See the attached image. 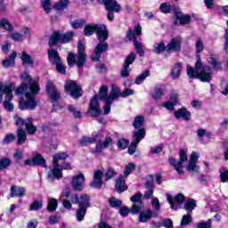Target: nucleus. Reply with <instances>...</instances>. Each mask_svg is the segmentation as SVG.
<instances>
[{"mask_svg":"<svg viewBox=\"0 0 228 228\" xmlns=\"http://www.w3.org/2000/svg\"><path fill=\"white\" fill-rule=\"evenodd\" d=\"M159 8L162 13H170V12H172V5L170 3H163Z\"/></svg>","mask_w":228,"mask_h":228,"instance_id":"obj_48","label":"nucleus"},{"mask_svg":"<svg viewBox=\"0 0 228 228\" xmlns=\"http://www.w3.org/2000/svg\"><path fill=\"white\" fill-rule=\"evenodd\" d=\"M25 167H43V168H45L47 167V164L45 163V159L42 157V155H37L33 159H28L24 161Z\"/></svg>","mask_w":228,"mask_h":228,"instance_id":"obj_15","label":"nucleus"},{"mask_svg":"<svg viewBox=\"0 0 228 228\" xmlns=\"http://www.w3.org/2000/svg\"><path fill=\"white\" fill-rule=\"evenodd\" d=\"M212 220L208 219L207 222L199 223L197 228H211Z\"/></svg>","mask_w":228,"mask_h":228,"instance_id":"obj_63","label":"nucleus"},{"mask_svg":"<svg viewBox=\"0 0 228 228\" xmlns=\"http://www.w3.org/2000/svg\"><path fill=\"white\" fill-rule=\"evenodd\" d=\"M69 6V0H61L55 4L54 8L57 12H61Z\"/></svg>","mask_w":228,"mask_h":228,"instance_id":"obj_41","label":"nucleus"},{"mask_svg":"<svg viewBox=\"0 0 228 228\" xmlns=\"http://www.w3.org/2000/svg\"><path fill=\"white\" fill-rule=\"evenodd\" d=\"M88 114L90 117L95 118L102 114V110H101V105L99 104V96L97 94L92 98L89 103Z\"/></svg>","mask_w":228,"mask_h":228,"instance_id":"obj_12","label":"nucleus"},{"mask_svg":"<svg viewBox=\"0 0 228 228\" xmlns=\"http://www.w3.org/2000/svg\"><path fill=\"white\" fill-rule=\"evenodd\" d=\"M0 28L5 29L6 31H13V25L6 19H4L0 21Z\"/></svg>","mask_w":228,"mask_h":228,"instance_id":"obj_43","label":"nucleus"},{"mask_svg":"<svg viewBox=\"0 0 228 228\" xmlns=\"http://www.w3.org/2000/svg\"><path fill=\"white\" fill-rule=\"evenodd\" d=\"M134 35H142V26L137 25L134 28V32H133L131 29H129L126 33V37L128 38V40H136V38L134 37Z\"/></svg>","mask_w":228,"mask_h":228,"instance_id":"obj_34","label":"nucleus"},{"mask_svg":"<svg viewBox=\"0 0 228 228\" xmlns=\"http://www.w3.org/2000/svg\"><path fill=\"white\" fill-rule=\"evenodd\" d=\"M85 175L79 174L77 175L73 176L71 184L77 191H83V188H85Z\"/></svg>","mask_w":228,"mask_h":228,"instance_id":"obj_17","label":"nucleus"},{"mask_svg":"<svg viewBox=\"0 0 228 228\" xmlns=\"http://www.w3.org/2000/svg\"><path fill=\"white\" fill-rule=\"evenodd\" d=\"M127 145H129V142L126 139H120L118 143L117 146L118 147V149H120L121 151H124V149L127 148Z\"/></svg>","mask_w":228,"mask_h":228,"instance_id":"obj_58","label":"nucleus"},{"mask_svg":"<svg viewBox=\"0 0 228 228\" xmlns=\"http://www.w3.org/2000/svg\"><path fill=\"white\" fill-rule=\"evenodd\" d=\"M135 60H136V54H134V53H132L126 57V60L125 61L124 65H126L127 67H129V65H133Z\"/></svg>","mask_w":228,"mask_h":228,"instance_id":"obj_54","label":"nucleus"},{"mask_svg":"<svg viewBox=\"0 0 228 228\" xmlns=\"http://www.w3.org/2000/svg\"><path fill=\"white\" fill-rule=\"evenodd\" d=\"M207 61L216 70H220V69H222V62L218 60V55L216 53H210L207 58Z\"/></svg>","mask_w":228,"mask_h":228,"instance_id":"obj_22","label":"nucleus"},{"mask_svg":"<svg viewBox=\"0 0 228 228\" xmlns=\"http://www.w3.org/2000/svg\"><path fill=\"white\" fill-rule=\"evenodd\" d=\"M175 118L179 119L183 118L186 122L191 118V113L186 109V108H182L178 110H175L174 112Z\"/></svg>","mask_w":228,"mask_h":228,"instance_id":"obj_23","label":"nucleus"},{"mask_svg":"<svg viewBox=\"0 0 228 228\" xmlns=\"http://www.w3.org/2000/svg\"><path fill=\"white\" fill-rule=\"evenodd\" d=\"M42 201H34L30 206V211H38V209H42Z\"/></svg>","mask_w":228,"mask_h":228,"instance_id":"obj_60","label":"nucleus"},{"mask_svg":"<svg viewBox=\"0 0 228 228\" xmlns=\"http://www.w3.org/2000/svg\"><path fill=\"white\" fill-rule=\"evenodd\" d=\"M10 165H12V160H10V159L3 158L0 159V170H4V168H7Z\"/></svg>","mask_w":228,"mask_h":228,"instance_id":"obj_49","label":"nucleus"},{"mask_svg":"<svg viewBox=\"0 0 228 228\" xmlns=\"http://www.w3.org/2000/svg\"><path fill=\"white\" fill-rule=\"evenodd\" d=\"M104 136V131H100L98 133L93 134V136L91 137L93 140V143L94 142H102V137Z\"/></svg>","mask_w":228,"mask_h":228,"instance_id":"obj_50","label":"nucleus"},{"mask_svg":"<svg viewBox=\"0 0 228 228\" xmlns=\"http://www.w3.org/2000/svg\"><path fill=\"white\" fill-rule=\"evenodd\" d=\"M109 204L111 208H120V206H122V200H118L117 198H111L109 200Z\"/></svg>","mask_w":228,"mask_h":228,"instance_id":"obj_55","label":"nucleus"},{"mask_svg":"<svg viewBox=\"0 0 228 228\" xmlns=\"http://www.w3.org/2000/svg\"><path fill=\"white\" fill-rule=\"evenodd\" d=\"M105 149H111L113 147V139L110 136H106L103 142H102Z\"/></svg>","mask_w":228,"mask_h":228,"instance_id":"obj_56","label":"nucleus"},{"mask_svg":"<svg viewBox=\"0 0 228 228\" xmlns=\"http://www.w3.org/2000/svg\"><path fill=\"white\" fill-rule=\"evenodd\" d=\"M115 189L118 193H123V191L127 190V185H126V180L124 179V176H119L116 180Z\"/></svg>","mask_w":228,"mask_h":228,"instance_id":"obj_25","label":"nucleus"},{"mask_svg":"<svg viewBox=\"0 0 228 228\" xmlns=\"http://www.w3.org/2000/svg\"><path fill=\"white\" fill-rule=\"evenodd\" d=\"M134 45L137 54H139V56H143L144 52H143V46H142V43L134 39Z\"/></svg>","mask_w":228,"mask_h":228,"instance_id":"obj_46","label":"nucleus"},{"mask_svg":"<svg viewBox=\"0 0 228 228\" xmlns=\"http://www.w3.org/2000/svg\"><path fill=\"white\" fill-rule=\"evenodd\" d=\"M25 127L28 134H35L37 133V126L33 125V118H28L25 121Z\"/></svg>","mask_w":228,"mask_h":228,"instance_id":"obj_29","label":"nucleus"},{"mask_svg":"<svg viewBox=\"0 0 228 228\" xmlns=\"http://www.w3.org/2000/svg\"><path fill=\"white\" fill-rule=\"evenodd\" d=\"M17 138H18L17 143L19 145H22V143H26V140H28V134H26V131H24V129L22 128H18Z\"/></svg>","mask_w":228,"mask_h":228,"instance_id":"obj_33","label":"nucleus"},{"mask_svg":"<svg viewBox=\"0 0 228 228\" xmlns=\"http://www.w3.org/2000/svg\"><path fill=\"white\" fill-rule=\"evenodd\" d=\"M151 208L155 211H160L161 210V203H159V199L157 197H154L151 199Z\"/></svg>","mask_w":228,"mask_h":228,"instance_id":"obj_47","label":"nucleus"},{"mask_svg":"<svg viewBox=\"0 0 228 228\" xmlns=\"http://www.w3.org/2000/svg\"><path fill=\"white\" fill-rule=\"evenodd\" d=\"M136 169V164L134 162H129L126 167L124 170V177H129L131 174H133L134 170Z\"/></svg>","mask_w":228,"mask_h":228,"instance_id":"obj_36","label":"nucleus"},{"mask_svg":"<svg viewBox=\"0 0 228 228\" xmlns=\"http://www.w3.org/2000/svg\"><path fill=\"white\" fill-rule=\"evenodd\" d=\"M120 96V90L118 86H112L110 94L108 95V86H102L99 91V97L102 101H104L105 105L103 107L102 115H108L111 110V103L115 99Z\"/></svg>","mask_w":228,"mask_h":228,"instance_id":"obj_4","label":"nucleus"},{"mask_svg":"<svg viewBox=\"0 0 228 228\" xmlns=\"http://www.w3.org/2000/svg\"><path fill=\"white\" fill-rule=\"evenodd\" d=\"M145 138V129L135 130L134 132V141L131 142L128 148V154L133 156L136 152V148L142 140Z\"/></svg>","mask_w":228,"mask_h":228,"instance_id":"obj_9","label":"nucleus"},{"mask_svg":"<svg viewBox=\"0 0 228 228\" xmlns=\"http://www.w3.org/2000/svg\"><path fill=\"white\" fill-rule=\"evenodd\" d=\"M46 91H47V94H48L50 99L52 101H53V102H56V101H58V99H60V92H58V90L54 86V83H53V81L47 82Z\"/></svg>","mask_w":228,"mask_h":228,"instance_id":"obj_19","label":"nucleus"},{"mask_svg":"<svg viewBox=\"0 0 228 228\" xmlns=\"http://www.w3.org/2000/svg\"><path fill=\"white\" fill-rule=\"evenodd\" d=\"M26 189L24 187L12 186L11 187V197H24Z\"/></svg>","mask_w":228,"mask_h":228,"instance_id":"obj_26","label":"nucleus"},{"mask_svg":"<svg viewBox=\"0 0 228 228\" xmlns=\"http://www.w3.org/2000/svg\"><path fill=\"white\" fill-rule=\"evenodd\" d=\"M91 188H102V180L94 179L93 183H90Z\"/></svg>","mask_w":228,"mask_h":228,"instance_id":"obj_61","label":"nucleus"},{"mask_svg":"<svg viewBox=\"0 0 228 228\" xmlns=\"http://www.w3.org/2000/svg\"><path fill=\"white\" fill-rule=\"evenodd\" d=\"M15 58H17V53L12 52L9 58L3 61V66L5 68L13 67L15 65Z\"/></svg>","mask_w":228,"mask_h":228,"instance_id":"obj_32","label":"nucleus"},{"mask_svg":"<svg viewBox=\"0 0 228 228\" xmlns=\"http://www.w3.org/2000/svg\"><path fill=\"white\" fill-rule=\"evenodd\" d=\"M174 20L175 26H184L186 24H190L191 17L188 14H183V12L179 11H175Z\"/></svg>","mask_w":228,"mask_h":228,"instance_id":"obj_14","label":"nucleus"},{"mask_svg":"<svg viewBox=\"0 0 228 228\" xmlns=\"http://www.w3.org/2000/svg\"><path fill=\"white\" fill-rule=\"evenodd\" d=\"M84 24L85 21L83 20H77L71 22V28H73V29H77V28H81Z\"/></svg>","mask_w":228,"mask_h":228,"instance_id":"obj_62","label":"nucleus"},{"mask_svg":"<svg viewBox=\"0 0 228 228\" xmlns=\"http://www.w3.org/2000/svg\"><path fill=\"white\" fill-rule=\"evenodd\" d=\"M68 110L70 113H73V115L76 118H81V112H79V110H77V109H76V107H74L73 105H69L68 107Z\"/></svg>","mask_w":228,"mask_h":228,"instance_id":"obj_57","label":"nucleus"},{"mask_svg":"<svg viewBox=\"0 0 228 228\" xmlns=\"http://www.w3.org/2000/svg\"><path fill=\"white\" fill-rule=\"evenodd\" d=\"M94 33H96L99 44L94 49L92 60L94 61H99L102 53H106V51H108V43H106V40H108L109 32L106 25L104 24H89L85 27L84 34L86 37H92Z\"/></svg>","mask_w":228,"mask_h":228,"instance_id":"obj_2","label":"nucleus"},{"mask_svg":"<svg viewBox=\"0 0 228 228\" xmlns=\"http://www.w3.org/2000/svg\"><path fill=\"white\" fill-rule=\"evenodd\" d=\"M143 122H145V117L142 115L136 116L133 121V126L134 129H137V131H140V129H145L142 128Z\"/></svg>","mask_w":228,"mask_h":228,"instance_id":"obj_30","label":"nucleus"},{"mask_svg":"<svg viewBox=\"0 0 228 228\" xmlns=\"http://www.w3.org/2000/svg\"><path fill=\"white\" fill-rule=\"evenodd\" d=\"M77 66L78 68L83 67L85 62L86 61V54L85 53V45L78 41L77 43ZM68 65L69 67H74L76 65V55L72 53L68 54Z\"/></svg>","mask_w":228,"mask_h":228,"instance_id":"obj_6","label":"nucleus"},{"mask_svg":"<svg viewBox=\"0 0 228 228\" xmlns=\"http://www.w3.org/2000/svg\"><path fill=\"white\" fill-rule=\"evenodd\" d=\"M139 212V222H141V224H147L149 220L156 216L154 211L149 208L142 209V211Z\"/></svg>","mask_w":228,"mask_h":228,"instance_id":"obj_21","label":"nucleus"},{"mask_svg":"<svg viewBox=\"0 0 228 228\" xmlns=\"http://www.w3.org/2000/svg\"><path fill=\"white\" fill-rule=\"evenodd\" d=\"M58 208V200L51 198L48 200L47 210L50 212L56 211Z\"/></svg>","mask_w":228,"mask_h":228,"instance_id":"obj_40","label":"nucleus"},{"mask_svg":"<svg viewBox=\"0 0 228 228\" xmlns=\"http://www.w3.org/2000/svg\"><path fill=\"white\" fill-rule=\"evenodd\" d=\"M165 51H167V45H165V43L159 42L154 44L153 53H155V54H161V53H165Z\"/></svg>","mask_w":228,"mask_h":228,"instance_id":"obj_35","label":"nucleus"},{"mask_svg":"<svg viewBox=\"0 0 228 228\" xmlns=\"http://www.w3.org/2000/svg\"><path fill=\"white\" fill-rule=\"evenodd\" d=\"M167 200L170 205L171 209L177 210V205L183 204V202L186 200V198L182 193L177 194L175 198H173L172 195L167 193Z\"/></svg>","mask_w":228,"mask_h":228,"instance_id":"obj_16","label":"nucleus"},{"mask_svg":"<svg viewBox=\"0 0 228 228\" xmlns=\"http://www.w3.org/2000/svg\"><path fill=\"white\" fill-rule=\"evenodd\" d=\"M41 6L44 8L45 13H51L53 11V4H51V0H42Z\"/></svg>","mask_w":228,"mask_h":228,"instance_id":"obj_42","label":"nucleus"},{"mask_svg":"<svg viewBox=\"0 0 228 228\" xmlns=\"http://www.w3.org/2000/svg\"><path fill=\"white\" fill-rule=\"evenodd\" d=\"M200 169L199 166H197V162L189 161V164L187 165V170L189 172H191V174H199Z\"/></svg>","mask_w":228,"mask_h":228,"instance_id":"obj_45","label":"nucleus"},{"mask_svg":"<svg viewBox=\"0 0 228 228\" xmlns=\"http://www.w3.org/2000/svg\"><path fill=\"white\" fill-rule=\"evenodd\" d=\"M20 60L23 63L24 66H28L30 65L31 67H33L34 65V61H33V58L31 57V55H29L28 53L26 52H22L21 53V56H20Z\"/></svg>","mask_w":228,"mask_h":228,"instance_id":"obj_31","label":"nucleus"},{"mask_svg":"<svg viewBox=\"0 0 228 228\" xmlns=\"http://www.w3.org/2000/svg\"><path fill=\"white\" fill-rule=\"evenodd\" d=\"M99 3L105 5L106 10L109 12H118L121 10L120 4L117 3V0H98Z\"/></svg>","mask_w":228,"mask_h":228,"instance_id":"obj_20","label":"nucleus"},{"mask_svg":"<svg viewBox=\"0 0 228 228\" xmlns=\"http://www.w3.org/2000/svg\"><path fill=\"white\" fill-rule=\"evenodd\" d=\"M85 215H86V208H80L77 211V220L78 222H82L85 218Z\"/></svg>","mask_w":228,"mask_h":228,"instance_id":"obj_51","label":"nucleus"},{"mask_svg":"<svg viewBox=\"0 0 228 228\" xmlns=\"http://www.w3.org/2000/svg\"><path fill=\"white\" fill-rule=\"evenodd\" d=\"M181 51V37H173L167 45V53H179Z\"/></svg>","mask_w":228,"mask_h":228,"instance_id":"obj_18","label":"nucleus"},{"mask_svg":"<svg viewBox=\"0 0 228 228\" xmlns=\"http://www.w3.org/2000/svg\"><path fill=\"white\" fill-rule=\"evenodd\" d=\"M149 76H151V72L149 70H144L135 78V85H142Z\"/></svg>","mask_w":228,"mask_h":228,"instance_id":"obj_38","label":"nucleus"},{"mask_svg":"<svg viewBox=\"0 0 228 228\" xmlns=\"http://www.w3.org/2000/svg\"><path fill=\"white\" fill-rule=\"evenodd\" d=\"M182 69L183 64L181 62H177L176 64H175L170 73L172 79H178V77H180L181 76Z\"/></svg>","mask_w":228,"mask_h":228,"instance_id":"obj_28","label":"nucleus"},{"mask_svg":"<svg viewBox=\"0 0 228 228\" xmlns=\"http://www.w3.org/2000/svg\"><path fill=\"white\" fill-rule=\"evenodd\" d=\"M13 100V92L7 93L4 101V108L6 111H13V103L12 101Z\"/></svg>","mask_w":228,"mask_h":228,"instance_id":"obj_24","label":"nucleus"},{"mask_svg":"<svg viewBox=\"0 0 228 228\" xmlns=\"http://www.w3.org/2000/svg\"><path fill=\"white\" fill-rule=\"evenodd\" d=\"M61 202L62 203L64 209H67L68 211L72 209V202H70V200L62 199L61 200Z\"/></svg>","mask_w":228,"mask_h":228,"instance_id":"obj_59","label":"nucleus"},{"mask_svg":"<svg viewBox=\"0 0 228 228\" xmlns=\"http://www.w3.org/2000/svg\"><path fill=\"white\" fill-rule=\"evenodd\" d=\"M191 216L185 215L182 218L181 226L183 227V225H188V224H191Z\"/></svg>","mask_w":228,"mask_h":228,"instance_id":"obj_64","label":"nucleus"},{"mask_svg":"<svg viewBox=\"0 0 228 228\" xmlns=\"http://www.w3.org/2000/svg\"><path fill=\"white\" fill-rule=\"evenodd\" d=\"M187 75L191 78L196 77L200 79L202 83H209V81L213 79V71H211V68L208 66L202 67V61L200 60V55L196 61L195 69L191 66L187 67Z\"/></svg>","mask_w":228,"mask_h":228,"instance_id":"obj_3","label":"nucleus"},{"mask_svg":"<svg viewBox=\"0 0 228 228\" xmlns=\"http://www.w3.org/2000/svg\"><path fill=\"white\" fill-rule=\"evenodd\" d=\"M74 37V32L69 31L65 34L60 32V31H55L50 37L49 41V45H56V44L61 42V44H69L70 40Z\"/></svg>","mask_w":228,"mask_h":228,"instance_id":"obj_8","label":"nucleus"},{"mask_svg":"<svg viewBox=\"0 0 228 228\" xmlns=\"http://www.w3.org/2000/svg\"><path fill=\"white\" fill-rule=\"evenodd\" d=\"M179 156V161H177L174 158H170L169 164L171 165V167H174L175 170H176L179 175H183V174H184V170H183V168L184 167V163L188 161V151L186 150H180Z\"/></svg>","mask_w":228,"mask_h":228,"instance_id":"obj_7","label":"nucleus"},{"mask_svg":"<svg viewBox=\"0 0 228 228\" xmlns=\"http://www.w3.org/2000/svg\"><path fill=\"white\" fill-rule=\"evenodd\" d=\"M196 53L200 54L204 51V42L201 39H198L195 43Z\"/></svg>","mask_w":228,"mask_h":228,"instance_id":"obj_53","label":"nucleus"},{"mask_svg":"<svg viewBox=\"0 0 228 228\" xmlns=\"http://www.w3.org/2000/svg\"><path fill=\"white\" fill-rule=\"evenodd\" d=\"M165 92H167L165 86H157L153 93L154 99H159V97H163V95H165Z\"/></svg>","mask_w":228,"mask_h":228,"instance_id":"obj_37","label":"nucleus"},{"mask_svg":"<svg viewBox=\"0 0 228 228\" xmlns=\"http://www.w3.org/2000/svg\"><path fill=\"white\" fill-rule=\"evenodd\" d=\"M78 142L82 147H86V145L94 143V140L92 139V137H82L81 139H79Z\"/></svg>","mask_w":228,"mask_h":228,"instance_id":"obj_52","label":"nucleus"},{"mask_svg":"<svg viewBox=\"0 0 228 228\" xmlns=\"http://www.w3.org/2000/svg\"><path fill=\"white\" fill-rule=\"evenodd\" d=\"M71 203L78 204V208L88 209L90 208V196L88 194H83L79 197L77 193L72 194Z\"/></svg>","mask_w":228,"mask_h":228,"instance_id":"obj_11","label":"nucleus"},{"mask_svg":"<svg viewBox=\"0 0 228 228\" xmlns=\"http://www.w3.org/2000/svg\"><path fill=\"white\" fill-rule=\"evenodd\" d=\"M69 154L67 152H59L53 155V167L48 173V179H61L63 174L61 173V168H60V161L67 159Z\"/></svg>","mask_w":228,"mask_h":228,"instance_id":"obj_5","label":"nucleus"},{"mask_svg":"<svg viewBox=\"0 0 228 228\" xmlns=\"http://www.w3.org/2000/svg\"><path fill=\"white\" fill-rule=\"evenodd\" d=\"M48 58L51 63L56 65V63H60L61 61V58L56 50H48Z\"/></svg>","mask_w":228,"mask_h":228,"instance_id":"obj_27","label":"nucleus"},{"mask_svg":"<svg viewBox=\"0 0 228 228\" xmlns=\"http://www.w3.org/2000/svg\"><path fill=\"white\" fill-rule=\"evenodd\" d=\"M219 177L221 179V183H228V170L225 167H221L219 169Z\"/></svg>","mask_w":228,"mask_h":228,"instance_id":"obj_44","label":"nucleus"},{"mask_svg":"<svg viewBox=\"0 0 228 228\" xmlns=\"http://www.w3.org/2000/svg\"><path fill=\"white\" fill-rule=\"evenodd\" d=\"M21 85L15 88V84L0 83V104L3 102V96L12 94L14 91L16 95L24 94L25 100H20V110H35L37 108L36 95L40 93V86L37 80L31 79L29 73L24 72L20 76Z\"/></svg>","mask_w":228,"mask_h":228,"instance_id":"obj_1","label":"nucleus"},{"mask_svg":"<svg viewBox=\"0 0 228 228\" xmlns=\"http://www.w3.org/2000/svg\"><path fill=\"white\" fill-rule=\"evenodd\" d=\"M195 208H197V201L193 199H189L184 205V209L187 210L188 213H191Z\"/></svg>","mask_w":228,"mask_h":228,"instance_id":"obj_39","label":"nucleus"},{"mask_svg":"<svg viewBox=\"0 0 228 228\" xmlns=\"http://www.w3.org/2000/svg\"><path fill=\"white\" fill-rule=\"evenodd\" d=\"M142 197L143 194H142V192H138L130 198L131 202H134L131 208L132 215H138V213L142 211L143 208V202L142 201Z\"/></svg>","mask_w":228,"mask_h":228,"instance_id":"obj_13","label":"nucleus"},{"mask_svg":"<svg viewBox=\"0 0 228 228\" xmlns=\"http://www.w3.org/2000/svg\"><path fill=\"white\" fill-rule=\"evenodd\" d=\"M65 90L73 99H77L83 95L81 87L76 82L69 80L66 82Z\"/></svg>","mask_w":228,"mask_h":228,"instance_id":"obj_10","label":"nucleus"}]
</instances>
